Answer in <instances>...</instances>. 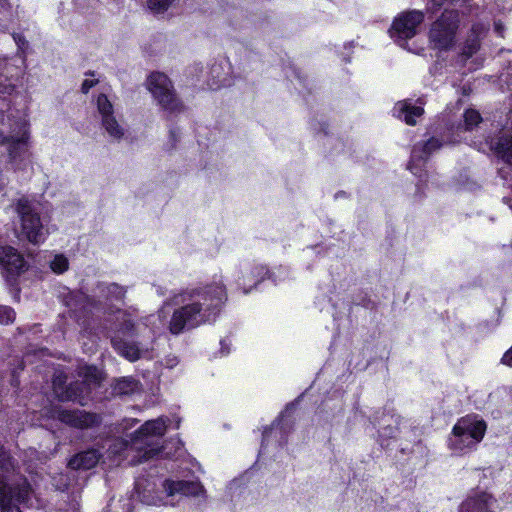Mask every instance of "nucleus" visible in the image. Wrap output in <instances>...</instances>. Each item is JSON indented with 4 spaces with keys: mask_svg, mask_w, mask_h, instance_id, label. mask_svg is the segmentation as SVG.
Segmentation results:
<instances>
[{
    "mask_svg": "<svg viewBox=\"0 0 512 512\" xmlns=\"http://www.w3.org/2000/svg\"><path fill=\"white\" fill-rule=\"evenodd\" d=\"M226 299L221 285L207 286L188 295V302L175 309L168 324L169 331L178 335L185 329H193L213 321Z\"/></svg>",
    "mask_w": 512,
    "mask_h": 512,
    "instance_id": "1",
    "label": "nucleus"
},
{
    "mask_svg": "<svg viewBox=\"0 0 512 512\" xmlns=\"http://www.w3.org/2000/svg\"><path fill=\"white\" fill-rule=\"evenodd\" d=\"M487 424L476 416L460 418L448 438V447L456 455H464L475 450L484 438Z\"/></svg>",
    "mask_w": 512,
    "mask_h": 512,
    "instance_id": "2",
    "label": "nucleus"
},
{
    "mask_svg": "<svg viewBox=\"0 0 512 512\" xmlns=\"http://www.w3.org/2000/svg\"><path fill=\"white\" fill-rule=\"evenodd\" d=\"M167 424L163 418L146 421L134 434L131 439V449L143 454L137 462L146 461L160 453L158 448L151 447L153 436H162L166 432Z\"/></svg>",
    "mask_w": 512,
    "mask_h": 512,
    "instance_id": "3",
    "label": "nucleus"
},
{
    "mask_svg": "<svg viewBox=\"0 0 512 512\" xmlns=\"http://www.w3.org/2000/svg\"><path fill=\"white\" fill-rule=\"evenodd\" d=\"M147 88L161 108L168 112H180L183 109L172 82L163 73H151L147 79Z\"/></svg>",
    "mask_w": 512,
    "mask_h": 512,
    "instance_id": "4",
    "label": "nucleus"
},
{
    "mask_svg": "<svg viewBox=\"0 0 512 512\" xmlns=\"http://www.w3.org/2000/svg\"><path fill=\"white\" fill-rule=\"evenodd\" d=\"M459 23V14L455 10H446L431 26L430 43L435 49L448 50L455 42Z\"/></svg>",
    "mask_w": 512,
    "mask_h": 512,
    "instance_id": "5",
    "label": "nucleus"
},
{
    "mask_svg": "<svg viewBox=\"0 0 512 512\" xmlns=\"http://www.w3.org/2000/svg\"><path fill=\"white\" fill-rule=\"evenodd\" d=\"M16 210L21 217L22 234L25 238L33 244L43 242L46 231L38 213L33 211L31 203L27 199H20Z\"/></svg>",
    "mask_w": 512,
    "mask_h": 512,
    "instance_id": "6",
    "label": "nucleus"
},
{
    "mask_svg": "<svg viewBox=\"0 0 512 512\" xmlns=\"http://www.w3.org/2000/svg\"><path fill=\"white\" fill-rule=\"evenodd\" d=\"M29 494L30 487L26 481L11 487L0 477V512H21L17 504L27 502Z\"/></svg>",
    "mask_w": 512,
    "mask_h": 512,
    "instance_id": "7",
    "label": "nucleus"
},
{
    "mask_svg": "<svg viewBox=\"0 0 512 512\" xmlns=\"http://www.w3.org/2000/svg\"><path fill=\"white\" fill-rule=\"evenodd\" d=\"M424 14L418 10L404 12L395 18L391 28V37L405 41L417 34L418 26L423 22Z\"/></svg>",
    "mask_w": 512,
    "mask_h": 512,
    "instance_id": "8",
    "label": "nucleus"
},
{
    "mask_svg": "<svg viewBox=\"0 0 512 512\" xmlns=\"http://www.w3.org/2000/svg\"><path fill=\"white\" fill-rule=\"evenodd\" d=\"M96 105L97 110L101 116L102 127L106 133L111 138L120 140L125 134V129L115 118L112 103L109 101L105 94H100L97 97Z\"/></svg>",
    "mask_w": 512,
    "mask_h": 512,
    "instance_id": "9",
    "label": "nucleus"
},
{
    "mask_svg": "<svg viewBox=\"0 0 512 512\" xmlns=\"http://www.w3.org/2000/svg\"><path fill=\"white\" fill-rule=\"evenodd\" d=\"M66 382V376L62 373L57 374L53 378V390L56 396L61 401H78L80 403L81 400L87 395L91 389L87 384L83 381L70 383L69 386H64Z\"/></svg>",
    "mask_w": 512,
    "mask_h": 512,
    "instance_id": "10",
    "label": "nucleus"
},
{
    "mask_svg": "<svg viewBox=\"0 0 512 512\" xmlns=\"http://www.w3.org/2000/svg\"><path fill=\"white\" fill-rule=\"evenodd\" d=\"M57 419L66 425L78 429H87L100 422L98 415L84 410H58Z\"/></svg>",
    "mask_w": 512,
    "mask_h": 512,
    "instance_id": "11",
    "label": "nucleus"
},
{
    "mask_svg": "<svg viewBox=\"0 0 512 512\" xmlns=\"http://www.w3.org/2000/svg\"><path fill=\"white\" fill-rule=\"evenodd\" d=\"M0 267L7 276H17L26 270V263L23 256L13 247L0 249Z\"/></svg>",
    "mask_w": 512,
    "mask_h": 512,
    "instance_id": "12",
    "label": "nucleus"
},
{
    "mask_svg": "<svg viewBox=\"0 0 512 512\" xmlns=\"http://www.w3.org/2000/svg\"><path fill=\"white\" fill-rule=\"evenodd\" d=\"M167 496H198L204 492L199 482L184 480H166L163 484Z\"/></svg>",
    "mask_w": 512,
    "mask_h": 512,
    "instance_id": "13",
    "label": "nucleus"
},
{
    "mask_svg": "<svg viewBox=\"0 0 512 512\" xmlns=\"http://www.w3.org/2000/svg\"><path fill=\"white\" fill-rule=\"evenodd\" d=\"M494 154L506 163H512V135L508 131L501 130L496 137L487 141Z\"/></svg>",
    "mask_w": 512,
    "mask_h": 512,
    "instance_id": "14",
    "label": "nucleus"
},
{
    "mask_svg": "<svg viewBox=\"0 0 512 512\" xmlns=\"http://www.w3.org/2000/svg\"><path fill=\"white\" fill-rule=\"evenodd\" d=\"M493 503L491 495L485 492L477 493L462 503L460 512H494L491 510Z\"/></svg>",
    "mask_w": 512,
    "mask_h": 512,
    "instance_id": "15",
    "label": "nucleus"
},
{
    "mask_svg": "<svg viewBox=\"0 0 512 512\" xmlns=\"http://www.w3.org/2000/svg\"><path fill=\"white\" fill-rule=\"evenodd\" d=\"M26 141L25 133L21 137H13V136H5L3 133H0V145L6 146L10 160L12 162H16V159L19 157L21 160L24 159L26 154V150L24 148Z\"/></svg>",
    "mask_w": 512,
    "mask_h": 512,
    "instance_id": "16",
    "label": "nucleus"
},
{
    "mask_svg": "<svg viewBox=\"0 0 512 512\" xmlns=\"http://www.w3.org/2000/svg\"><path fill=\"white\" fill-rule=\"evenodd\" d=\"M100 454L96 450H88L75 455L68 462L71 469H91L99 461Z\"/></svg>",
    "mask_w": 512,
    "mask_h": 512,
    "instance_id": "17",
    "label": "nucleus"
},
{
    "mask_svg": "<svg viewBox=\"0 0 512 512\" xmlns=\"http://www.w3.org/2000/svg\"><path fill=\"white\" fill-rule=\"evenodd\" d=\"M442 146V143L437 138H430L423 144H417L412 150L413 160H424L429 157L434 151H437Z\"/></svg>",
    "mask_w": 512,
    "mask_h": 512,
    "instance_id": "18",
    "label": "nucleus"
},
{
    "mask_svg": "<svg viewBox=\"0 0 512 512\" xmlns=\"http://www.w3.org/2000/svg\"><path fill=\"white\" fill-rule=\"evenodd\" d=\"M112 343L119 354H121L129 361H136L142 356L143 351H141L136 344L123 342L116 339H113Z\"/></svg>",
    "mask_w": 512,
    "mask_h": 512,
    "instance_id": "19",
    "label": "nucleus"
},
{
    "mask_svg": "<svg viewBox=\"0 0 512 512\" xmlns=\"http://www.w3.org/2000/svg\"><path fill=\"white\" fill-rule=\"evenodd\" d=\"M398 110H399V117L403 118V120L408 125H415L416 124V117H420L424 110L422 107L419 106H412L408 104L407 102H402L398 104Z\"/></svg>",
    "mask_w": 512,
    "mask_h": 512,
    "instance_id": "20",
    "label": "nucleus"
},
{
    "mask_svg": "<svg viewBox=\"0 0 512 512\" xmlns=\"http://www.w3.org/2000/svg\"><path fill=\"white\" fill-rule=\"evenodd\" d=\"M139 389V383L133 378L125 377L116 381L113 386V392L116 395H129Z\"/></svg>",
    "mask_w": 512,
    "mask_h": 512,
    "instance_id": "21",
    "label": "nucleus"
},
{
    "mask_svg": "<svg viewBox=\"0 0 512 512\" xmlns=\"http://www.w3.org/2000/svg\"><path fill=\"white\" fill-rule=\"evenodd\" d=\"M115 328L122 333L133 331L134 322L130 313L118 310L115 314Z\"/></svg>",
    "mask_w": 512,
    "mask_h": 512,
    "instance_id": "22",
    "label": "nucleus"
},
{
    "mask_svg": "<svg viewBox=\"0 0 512 512\" xmlns=\"http://www.w3.org/2000/svg\"><path fill=\"white\" fill-rule=\"evenodd\" d=\"M80 377L83 378V382L89 387L92 385L96 386L100 383L101 374L100 371L94 366H83L79 371Z\"/></svg>",
    "mask_w": 512,
    "mask_h": 512,
    "instance_id": "23",
    "label": "nucleus"
},
{
    "mask_svg": "<svg viewBox=\"0 0 512 512\" xmlns=\"http://www.w3.org/2000/svg\"><path fill=\"white\" fill-rule=\"evenodd\" d=\"M482 121L480 113L474 109H468L464 113V122L467 130H472Z\"/></svg>",
    "mask_w": 512,
    "mask_h": 512,
    "instance_id": "24",
    "label": "nucleus"
},
{
    "mask_svg": "<svg viewBox=\"0 0 512 512\" xmlns=\"http://www.w3.org/2000/svg\"><path fill=\"white\" fill-rule=\"evenodd\" d=\"M174 0H147L148 8L154 13H164Z\"/></svg>",
    "mask_w": 512,
    "mask_h": 512,
    "instance_id": "25",
    "label": "nucleus"
},
{
    "mask_svg": "<svg viewBox=\"0 0 512 512\" xmlns=\"http://www.w3.org/2000/svg\"><path fill=\"white\" fill-rule=\"evenodd\" d=\"M50 267L55 273H63L68 269V259L63 255H56L51 261Z\"/></svg>",
    "mask_w": 512,
    "mask_h": 512,
    "instance_id": "26",
    "label": "nucleus"
},
{
    "mask_svg": "<svg viewBox=\"0 0 512 512\" xmlns=\"http://www.w3.org/2000/svg\"><path fill=\"white\" fill-rule=\"evenodd\" d=\"M15 320V312L9 306H0V323L10 324Z\"/></svg>",
    "mask_w": 512,
    "mask_h": 512,
    "instance_id": "27",
    "label": "nucleus"
},
{
    "mask_svg": "<svg viewBox=\"0 0 512 512\" xmlns=\"http://www.w3.org/2000/svg\"><path fill=\"white\" fill-rule=\"evenodd\" d=\"M13 467L12 461L8 453L0 445V469L8 471Z\"/></svg>",
    "mask_w": 512,
    "mask_h": 512,
    "instance_id": "28",
    "label": "nucleus"
},
{
    "mask_svg": "<svg viewBox=\"0 0 512 512\" xmlns=\"http://www.w3.org/2000/svg\"><path fill=\"white\" fill-rule=\"evenodd\" d=\"M108 292L113 295L117 299H121L125 295V290L123 287L117 285V284H110L108 287Z\"/></svg>",
    "mask_w": 512,
    "mask_h": 512,
    "instance_id": "29",
    "label": "nucleus"
},
{
    "mask_svg": "<svg viewBox=\"0 0 512 512\" xmlns=\"http://www.w3.org/2000/svg\"><path fill=\"white\" fill-rule=\"evenodd\" d=\"M97 83L96 80L85 79L82 83L81 90L83 93H88V91Z\"/></svg>",
    "mask_w": 512,
    "mask_h": 512,
    "instance_id": "30",
    "label": "nucleus"
},
{
    "mask_svg": "<svg viewBox=\"0 0 512 512\" xmlns=\"http://www.w3.org/2000/svg\"><path fill=\"white\" fill-rule=\"evenodd\" d=\"M501 362L507 366L512 367V347L505 352L501 359Z\"/></svg>",
    "mask_w": 512,
    "mask_h": 512,
    "instance_id": "31",
    "label": "nucleus"
},
{
    "mask_svg": "<svg viewBox=\"0 0 512 512\" xmlns=\"http://www.w3.org/2000/svg\"><path fill=\"white\" fill-rule=\"evenodd\" d=\"M494 29L498 35H500V36L503 35L504 27L500 22H495Z\"/></svg>",
    "mask_w": 512,
    "mask_h": 512,
    "instance_id": "32",
    "label": "nucleus"
},
{
    "mask_svg": "<svg viewBox=\"0 0 512 512\" xmlns=\"http://www.w3.org/2000/svg\"><path fill=\"white\" fill-rule=\"evenodd\" d=\"M503 201L512 209V200L508 196L503 197Z\"/></svg>",
    "mask_w": 512,
    "mask_h": 512,
    "instance_id": "33",
    "label": "nucleus"
},
{
    "mask_svg": "<svg viewBox=\"0 0 512 512\" xmlns=\"http://www.w3.org/2000/svg\"><path fill=\"white\" fill-rule=\"evenodd\" d=\"M76 4L78 5L79 4V0H75Z\"/></svg>",
    "mask_w": 512,
    "mask_h": 512,
    "instance_id": "34",
    "label": "nucleus"
},
{
    "mask_svg": "<svg viewBox=\"0 0 512 512\" xmlns=\"http://www.w3.org/2000/svg\"><path fill=\"white\" fill-rule=\"evenodd\" d=\"M3 185V182L0 181V187Z\"/></svg>",
    "mask_w": 512,
    "mask_h": 512,
    "instance_id": "35",
    "label": "nucleus"
}]
</instances>
